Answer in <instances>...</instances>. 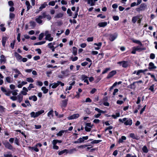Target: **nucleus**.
<instances>
[{
  "label": "nucleus",
  "instance_id": "nucleus-33",
  "mask_svg": "<svg viewBox=\"0 0 157 157\" xmlns=\"http://www.w3.org/2000/svg\"><path fill=\"white\" fill-rule=\"evenodd\" d=\"M41 90L43 91V92L44 94H46L48 91V90L45 87H42L41 88Z\"/></svg>",
  "mask_w": 157,
  "mask_h": 157
},
{
  "label": "nucleus",
  "instance_id": "nucleus-21",
  "mask_svg": "<svg viewBox=\"0 0 157 157\" xmlns=\"http://www.w3.org/2000/svg\"><path fill=\"white\" fill-rule=\"evenodd\" d=\"M139 19V17L138 16H136L133 17L132 19V21L133 23H135L136 21Z\"/></svg>",
  "mask_w": 157,
  "mask_h": 157
},
{
  "label": "nucleus",
  "instance_id": "nucleus-26",
  "mask_svg": "<svg viewBox=\"0 0 157 157\" xmlns=\"http://www.w3.org/2000/svg\"><path fill=\"white\" fill-rule=\"evenodd\" d=\"M29 98V100H32L34 101H36L37 100V98L35 95L30 96Z\"/></svg>",
  "mask_w": 157,
  "mask_h": 157
},
{
  "label": "nucleus",
  "instance_id": "nucleus-25",
  "mask_svg": "<svg viewBox=\"0 0 157 157\" xmlns=\"http://www.w3.org/2000/svg\"><path fill=\"white\" fill-rule=\"evenodd\" d=\"M88 4L90 5L91 6H94L95 5V2L94 0H87Z\"/></svg>",
  "mask_w": 157,
  "mask_h": 157
},
{
  "label": "nucleus",
  "instance_id": "nucleus-12",
  "mask_svg": "<svg viewBox=\"0 0 157 157\" xmlns=\"http://www.w3.org/2000/svg\"><path fill=\"white\" fill-rule=\"evenodd\" d=\"M14 56L18 61L21 62L22 61V57L17 53L15 52Z\"/></svg>",
  "mask_w": 157,
  "mask_h": 157
},
{
  "label": "nucleus",
  "instance_id": "nucleus-15",
  "mask_svg": "<svg viewBox=\"0 0 157 157\" xmlns=\"http://www.w3.org/2000/svg\"><path fill=\"white\" fill-rule=\"evenodd\" d=\"M42 19H43L41 15H40L36 18L35 20L38 23L41 24L42 22V21L41 20Z\"/></svg>",
  "mask_w": 157,
  "mask_h": 157
},
{
  "label": "nucleus",
  "instance_id": "nucleus-54",
  "mask_svg": "<svg viewBox=\"0 0 157 157\" xmlns=\"http://www.w3.org/2000/svg\"><path fill=\"white\" fill-rule=\"evenodd\" d=\"M34 87L33 85L32 84H30L28 87V89L29 90H30L31 89Z\"/></svg>",
  "mask_w": 157,
  "mask_h": 157
},
{
  "label": "nucleus",
  "instance_id": "nucleus-13",
  "mask_svg": "<svg viewBox=\"0 0 157 157\" xmlns=\"http://www.w3.org/2000/svg\"><path fill=\"white\" fill-rule=\"evenodd\" d=\"M42 146V144L40 143H37L36 144L34 147L33 150L36 152H37L39 151V149L37 148V147L39 146L41 147Z\"/></svg>",
  "mask_w": 157,
  "mask_h": 157
},
{
  "label": "nucleus",
  "instance_id": "nucleus-2",
  "mask_svg": "<svg viewBox=\"0 0 157 157\" xmlns=\"http://www.w3.org/2000/svg\"><path fill=\"white\" fill-rule=\"evenodd\" d=\"M44 111L43 110H41L36 112H32L31 113L30 115L31 117L34 118L37 117L39 116L40 115L44 113Z\"/></svg>",
  "mask_w": 157,
  "mask_h": 157
},
{
  "label": "nucleus",
  "instance_id": "nucleus-41",
  "mask_svg": "<svg viewBox=\"0 0 157 157\" xmlns=\"http://www.w3.org/2000/svg\"><path fill=\"white\" fill-rule=\"evenodd\" d=\"M101 141V140H95L92 141L91 143L92 144H98Z\"/></svg>",
  "mask_w": 157,
  "mask_h": 157
},
{
  "label": "nucleus",
  "instance_id": "nucleus-46",
  "mask_svg": "<svg viewBox=\"0 0 157 157\" xmlns=\"http://www.w3.org/2000/svg\"><path fill=\"white\" fill-rule=\"evenodd\" d=\"M15 15L13 13H10V19L11 20L13 19L14 18Z\"/></svg>",
  "mask_w": 157,
  "mask_h": 157
},
{
  "label": "nucleus",
  "instance_id": "nucleus-55",
  "mask_svg": "<svg viewBox=\"0 0 157 157\" xmlns=\"http://www.w3.org/2000/svg\"><path fill=\"white\" fill-rule=\"evenodd\" d=\"M55 2L54 1L50 2H49L48 5L50 6H53L55 5Z\"/></svg>",
  "mask_w": 157,
  "mask_h": 157
},
{
  "label": "nucleus",
  "instance_id": "nucleus-27",
  "mask_svg": "<svg viewBox=\"0 0 157 157\" xmlns=\"http://www.w3.org/2000/svg\"><path fill=\"white\" fill-rule=\"evenodd\" d=\"M7 40V38L6 37H3L2 38V45L3 47H5V44Z\"/></svg>",
  "mask_w": 157,
  "mask_h": 157
},
{
  "label": "nucleus",
  "instance_id": "nucleus-36",
  "mask_svg": "<svg viewBox=\"0 0 157 157\" xmlns=\"http://www.w3.org/2000/svg\"><path fill=\"white\" fill-rule=\"evenodd\" d=\"M63 16V14L61 13L57 14L55 16V18H59L62 17Z\"/></svg>",
  "mask_w": 157,
  "mask_h": 157
},
{
  "label": "nucleus",
  "instance_id": "nucleus-40",
  "mask_svg": "<svg viewBox=\"0 0 157 157\" xmlns=\"http://www.w3.org/2000/svg\"><path fill=\"white\" fill-rule=\"evenodd\" d=\"M76 151L77 150L75 148H73L70 149L69 151L68 150V153L72 154L74 152Z\"/></svg>",
  "mask_w": 157,
  "mask_h": 157
},
{
  "label": "nucleus",
  "instance_id": "nucleus-31",
  "mask_svg": "<svg viewBox=\"0 0 157 157\" xmlns=\"http://www.w3.org/2000/svg\"><path fill=\"white\" fill-rule=\"evenodd\" d=\"M120 113L119 112L116 113L115 115H112L111 116L114 119H116L117 117H119Z\"/></svg>",
  "mask_w": 157,
  "mask_h": 157
},
{
  "label": "nucleus",
  "instance_id": "nucleus-47",
  "mask_svg": "<svg viewBox=\"0 0 157 157\" xmlns=\"http://www.w3.org/2000/svg\"><path fill=\"white\" fill-rule=\"evenodd\" d=\"M135 48L136 49V51H140L143 50V49L140 48L139 46H138L137 47H135Z\"/></svg>",
  "mask_w": 157,
  "mask_h": 157
},
{
  "label": "nucleus",
  "instance_id": "nucleus-48",
  "mask_svg": "<svg viewBox=\"0 0 157 157\" xmlns=\"http://www.w3.org/2000/svg\"><path fill=\"white\" fill-rule=\"evenodd\" d=\"M146 5L144 4H141L140 6V8L141 10H144L146 7Z\"/></svg>",
  "mask_w": 157,
  "mask_h": 157
},
{
  "label": "nucleus",
  "instance_id": "nucleus-63",
  "mask_svg": "<svg viewBox=\"0 0 157 157\" xmlns=\"http://www.w3.org/2000/svg\"><path fill=\"white\" fill-rule=\"evenodd\" d=\"M113 19L115 21H118L119 19V17L118 16H114L113 17Z\"/></svg>",
  "mask_w": 157,
  "mask_h": 157
},
{
  "label": "nucleus",
  "instance_id": "nucleus-29",
  "mask_svg": "<svg viewBox=\"0 0 157 157\" xmlns=\"http://www.w3.org/2000/svg\"><path fill=\"white\" fill-rule=\"evenodd\" d=\"M55 42H51L48 44L47 46L48 48L50 49L54 47V45H55Z\"/></svg>",
  "mask_w": 157,
  "mask_h": 157
},
{
  "label": "nucleus",
  "instance_id": "nucleus-38",
  "mask_svg": "<svg viewBox=\"0 0 157 157\" xmlns=\"http://www.w3.org/2000/svg\"><path fill=\"white\" fill-rule=\"evenodd\" d=\"M128 66V64L127 62L123 61L122 62V66L123 67H126Z\"/></svg>",
  "mask_w": 157,
  "mask_h": 157
},
{
  "label": "nucleus",
  "instance_id": "nucleus-19",
  "mask_svg": "<svg viewBox=\"0 0 157 157\" xmlns=\"http://www.w3.org/2000/svg\"><path fill=\"white\" fill-rule=\"evenodd\" d=\"M147 69H145L144 70H139L137 71L136 72V75H140V74L142 73L144 74L145 72L147 71Z\"/></svg>",
  "mask_w": 157,
  "mask_h": 157
},
{
  "label": "nucleus",
  "instance_id": "nucleus-44",
  "mask_svg": "<svg viewBox=\"0 0 157 157\" xmlns=\"http://www.w3.org/2000/svg\"><path fill=\"white\" fill-rule=\"evenodd\" d=\"M44 36V33H41L39 35L38 39L39 40H41Z\"/></svg>",
  "mask_w": 157,
  "mask_h": 157
},
{
  "label": "nucleus",
  "instance_id": "nucleus-11",
  "mask_svg": "<svg viewBox=\"0 0 157 157\" xmlns=\"http://www.w3.org/2000/svg\"><path fill=\"white\" fill-rule=\"evenodd\" d=\"M79 117V115L78 113L75 114L68 117V119L69 120L76 119Z\"/></svg>",
  "mask_w": 157,
  "mask_h": 157
},
{
  "label": "nucleus",
  "instance_id": "nucleus-8",
  "mask_svg": "<svg viewBox=\"0 0 157 157\" xmlns=\"http://www.w3.org/2000/svg\"><path fill=\"white\" fill-rule=\"evenodd\" d=\"M157 67L155 66L154 64L152 62H150L149 63L148 68L150 70H152L156 69Z\"/></svg>",
  "mask_w": 157,
  "mask_h": 157
},
{
  "label": "nucleus",
  "instance_id": "nucleus-45",
  "mask_svg": "<svg viewBox=\"0 0 157 157\" xmlns=\"http://www.w3.org/2000/svg\"><path fill=\"white\" fill-rule=\"evenodd\" d=\"M45 42H46L45 41H41L40 42L36 43L34 44V45H41L43 44H44V43H45Z\"/></svg>",
  "mask_w": 157,
  "mask_h": 157
},
{
  "label": "nucleus",
  "instance_id": "nucleus-1",
  "mask_svg": "<svg viewBox=\"0 0 157 157\" xmlns=\"http://www.w3.org/2000/svg\"><path fill=\"white\" fill-rule=\"evenodd\" d=\"M119 121L121 122L124 123V124L126 125H131L132 123V120L130 119H128L126 118H124L122 119H119Z\"/></svg>",
  "mask_w": 157,
  "mask_h": 157
},
{
  "label": "nucleus",
  "instance_id": "nucleus-28",
  "mask_svg": "<svg viewBox=\"0 0 157 157\" xmlns=\"http://www.w3.org/2000/svg\"><path fill=\"white\" fill-rule=\"evenodd\" d=\"M68 153V150L67 149H64L63 150L60 151L59 152L58 154L59 155H61L64 153Z\"/></svg>",
  "mask_w": 157,
  "mask_h": 157
},
{
  "label": "nucleus",
  "instance_id": "nucleus-17",
  "mask_svg": "<svg viewBox=\"0 0 157 157\" xmlns=\"http://www.w3.org/2000/svg\"><path fill=\"white\" fill-rule=\"evenodd\" d=\"M107 25V22L105 21L99 23L98 25L100 27H104L106 26Z\"/></svg>",
  "mask_w": 157,
  "mask_h": 157
},
{
  "label": "nucleus",
  "instance_id": "nucleus-51",
  "mask_svg": "<svg viewBox=\"0 0 157 157\" xmlns=\"http://www.w3.org/2000/svg\"><path fill=\"white\" fill-rule=\"evenodd\" d=\"M155 58V55L154 53H151L150 55V58L151 59H154Z\"/></svg>",
  "mask_w": 157,
  "mask_h": 157
},
{
  "label": "nucleus",
  "instance_id": "nucleus-52",
  "mask_svg": "<svg viewBox=\"0 0 157 157\" xmlns=\"http://www.w3.org/2000/svg\"><path fill=\"white\" fill-rule=\"evenodd\" d=\"M109 70H110L109 68H106L102 71V74H104L107 73Z\"/></svg>",
  "mask_w": 157,
  "mask_h": 157
},
{
  "label": "nucleus",
  "instance_id": "nucleus-61",
  "mask_svg": "<svg viewBox=\"0 0 157 157\" xmlns=\"http://www.w3.org/2000/svg\"><path fill=\"white\" fill-rule=\"evenodd\" d=\"M30 25L31 26L34 27L36 25V22L34 21H31L30 22Z\"/></svg>",
  "mask_w": 157,
  "mask_h": 157
},
{
  "label": "nucleus",
  "instance_id": "nucleus-23",
  "mask_svg": "<svg viewBox=\"0 0 157 157\" xmlns=\"http://www.w3.org/2000/svg\"><path fill=\"white\" fill-rule=\"evenodd\" d=\"M126 138L124 136H122L121 138H120L118 140L119 143H121L123 142L124 140H126Z\"/></svg>",
  "mask_w": 157,
  "mask_h": 157
},
{
  "label": "nucleus",
  "instance_id": "nucleus-16",
  "mask_svg": "<svg viewBox=\"0 0 157 157\" xmlns=\"http://www.w3.org/2000/svg\"><path fill=\"white\" fill-rule=\"evenodd\" d=\"M75 83V81H73L72 82H70L69 83V84L70 85V86L69 87L67 86L66 87L65 90L67 91V90H70L72 88V86H73L74 85Z\"/></svg>",
  "mask_w": 157,
  "mask_h": 157
},
{
  "label": "nucleus",
  "instance_id": "nucleus-49",
  "mask_svg": "<svg viewBox=\"0 0 157 157\" xmlns=\"http://www.w3.org/2000/svg\"><path fill=\"white\" fill-rule=\"evenodd\" d=\"M67 13L69 14L70 16H71L72 15V13L70 9H68L67 11Z\"/></svg>",
  "mask_w": 157,
  "mask_h": 157
},
{
  "label": "nucleus",
  "instance_id": "nucleus-64",
  "mask_svg": "<svg viewBox=\"0 0 157 157\" xmlns=\"http://www.w3.org/2000/svg\"><path fill=\"white\" fill-rule=\"evenodd\" d=\"M125 157H137L136 155H132L131 154H127Z\"/></svg>",
  "mask_w": 157,
  "mask_h": 157
},
{
  "label": "nucleus",
  "instance_id": "nucleus-14",
  "mask_svg": "<svg viewBox=\"0 0 157 157\" xmlns=\"http://www.w3.org/2000/svg\"><path fill=\"white\" fill-rule=\"evenodd\" d=\"M47 5V3L46 2H44L43 4H41L40 7L39 8V11L38 12H36V13H39L40 11H41L42 10L45 8L46 6Z\"/></svg>",
  "mask_w": 157,
  "mask_h": 157
},
{
  "label": "nucleus",
  "instance_id": "nucleus-42",
  "mask_svg": "<svg viewBox=\"0 0 157 157\" xmlns=\"http://www.w3.org/2000/svg\"><path fill=\"white\" fill-rule=\"evenodd\" d=\"M65 131H60L58 133L56 134L58 136H61L63 135V134L65 132Z\"/></svg>",
  "mask_w": 157,
  "mask_h": 157
},
{
  "label": "nucleus",
  "instance_id": "nucleus-57",
  "mask_svg": "<svg viewBox=\"0 0 157 157\" xmlns=\"http://www.w3.org/2000/svg\"><path fill=\"white\" fill-rule=\"evenodd\" d=\"M11 93V91H6V92L5 93V94L7 96H10V94Z\"/></svg>",
  "mask_w": 157,
  "mask_h": 157
},
{
  "label": "nucleus",
  "instance_id": "nucleus-24",
  "mask_svg": "<svg viewBox=\"0 0 157 157\" xmlns=\"http://www.w3.org/2000/svg\"><path fill=\"white\" fill-rule=\"evenodd\" d=\"M25 4L27 6V10H29L30 8H32V6L30 5V3L28 1H26Z\"/></svg>",
  "mask_w": 157,
  "mask_h": 157
},
{
  "label": "nucleus",
  "instance_id": "nucleus-35",
  "mask_svg": "<svg viewBox=\"0 0 157 157\" xmlns=\"http://www.w3.org/2000/svg\"><path fill=\"white\" fill-rule=\"evenodd\" d=\"M79 10V7H77L76 8V12L75 13V15H74V17H73V18H77V16L78 15V11Z\"/></svg>",
  "mask_w": 157,
  "mask_h": 157
},
{
  "label": "nucleus",
  "instance_id": "nucleus-50",
  "mask_svg": "<svg viewBox=\"0 0 157 157\" xmlns=\"http://www.w3.org/2000/svg\"><path fill=\"white\" fill-rule=\"evenodd\" d=\"M15 41H16L15 40H13V41H12L11 43L10 46H11V48L12 49H13L14 48V44H15Z\"/></svg>",
  "mask_w": 157,
  "mask_h": 157
},
{
  "label": "nucleus",
  "instance_id": "nucleus-58",
  "mask_svg": "<svg viewBox=\"0 0 157 157\" xmlns=\"http://www.w3.org/2000/svg\"><path fill=\"white\" fill-rule=\"evenodd\" d=\"M93 40V37H88L87 39V40L88 42L92 41Z\"/></svg>",
  "mask_w": 157,
  "mask_h": 157
},
{
  "label": "nucleus",
  "instance_id": "nucleus-7",
  "mask_svg": "<svg viewBox=\"0 0 157 157\" xmlns=\"http://www.w3.org/2000/svg\"><path fill=\"white\" fill-rule=\"evenodd\" d=\"M68 101V99H66L64 100H63L61 101L60 103V106L61 107L65 108L66 107L67 102Z\"/></svg>",
  "mask_w": 157,
  "mask_h": 157
},
{
  "label": "nucleus",
  "instance_id": "nucleus-3",
  "mask_svg": "<svg viewBox=\"0 0 157 157\" xmlns=\"http://www.w3.org/2000/svg\"><path fill=\"white\" fill-rule=\"evenodd\" d=\"M45 39L49 41H52L53 40V37L51 36V35L48 31H46L45 32Z\"/></svg>",
  "mask_w": 157,
  "mask_h": 157
},
{
  "label": "nucleus",
  "instance_id": "nucleus-62",
  "mask_svg": "<svg viewBox=\"0 0 157 157\" xmlns=\"http://www.w3.org/2000/svg\"><path fill=\"white\" fill-rule=\"evenodd\" d=\"M100 121V120L98 119H95L94 121L93 122L95 124L98 123Z\"/></svg>",
  "mask_w": 157,
  "mask_h": 157
},
{
  "label": "nucleus",
  "instance_id": "nucleus-56",
  "mask_svg": "<svg viewBox=\"0 0 157 157\" xmlns=\"http://www.w3.org/2000/svg\"><path fill=\"white\" fill-rule=\"evenodd\" d=\"M124 103L123 101L118 100L117 101V103L119 105H122Z\"/></svg>",
  "mask_w": 157,
  "mask_h": 157
},
{
  "label": "nucleus",
  "instance_id": "nucleus-30",
  "mask_svg": "<svg viewBox=\"0 0 157 157\" xmlns=\"http://www.w3.org/2000/svg\"><path fill=\"white\" fill-rule=\"evenodd\" d=\"M77 49L76 47H73L72 48V53L74 55H76L77 54Z\"/></svg>",
  "mask_w": 157,
  "mask_h": 157
},
{
  "label": "nucleus",
  "instance_id": "nucleus-18",
  "mask_svg": "<svg viewBox=\"0 0 157 157\" xmlns=\"http://www.w3.org/2000/svg\"><path fill=\"white\" fill-rule=\"evenodd\" d=\"M0 62L1 63H5L6 62V59L5 56L2 55L0 56Z\"/></svg>",
  "mask_w": 157,
  "mask_h": 157
},
{
  "label": "nucleus",
  "instance_id": "nucleus-10",
  "mask_svg": "<svg viewBox=\"0 0 157 157\" xmlns=\"http://www.w3.org/2000/svg\"><path fill=\"white\" fill-rule=\"evenodd\" d=\"M23 96L21 94H19L16 96V100L19 103H21L23 100Z\"/></svg>",
  "mask_w": 157,
  "mask_h": 157
},
{
  "label": "nucleus",
  "instance_id": "nucleus-60",
  "mask_svg": "<svg viewBox=\"0 0 157 157\" xmlns=\"http://www.w3.org/2000/svg\"><path fill=\"white\" fill-rule=\"evenodd\" d=\"M4 157H12V156L11 154H4Z\"/></svg>",
  "mask_w": 157,
  "mask_h": 157
},
{
  "label": "nucleus",
  "instance_id": "nucleus-39",
  "mask_svg": "<svg viewBox=\"0 0 157 157\" xmlns=\"http://www.w3.org/2000/svg\"><path fill=\"white\" fill-rule=\"evenodd\" d=\"M129 136L130 137L133 139H137V136H136L134 133H131L129 134Z\"/></svg>",
  "mask_w": 157,
  "mask_h": 157
},
{
  "label": "nucleus",
  "instance_id": "nucleus-43",
  "mask_svg": "<svg viewBox=\"0 0 157 157\" xmlns=\"http://www.w3.org/2000/svg\"><path fill=\"white\" fill-rule=\"evenodd\" d=\"M25 103L26 105L28 107H30L31 106V105L30 104L29 101L28 100H26L25 101Z\"/></svg>",
  "mask_w": 157,
  "mask_h": 157
},
{
  "label": "nucleus",
  "instance_id": "nucleus-4",
  "mask_svg": "<svg viewBox=\"0 0 157 157\" xmlns=\"http://www.w3.org/2000/svg\"><path fill=\"white\" fill-rule=\"evenodd\" d=\"M92 126L93 125H91L90 123H86L85 127V129L87 132H90Z\"/></svg>",
  "mask_w": 157,
  "mask_h": 157
},
{
  "label": "nucleus",
  "instance_id": "nucleus-53",
  "mask_svg": "<svg viewBox=\"0 0 157 157\" xmlns=\"http://www.w3.org/2000/svg\"><path fill=\"white\" fill-rule=\"evenodd\" d=\"M4 25L3 24H1L0 25V27H1V30L3 32H4L6 30L5 28L3 27Z\"/></svg>",
  "mask_w": 157,
  "mask_h": 157
},
{
  "label": "nucleus",
  "instance_id": "nucleus-5",
  "mask_svg": "<svg viewBox=\"0 0 157 157\" xmlns=\"http://www.w3.org/2000/svg\"><path fill=\"white\" fill-rule=\"evenodd\" d=\"M117 34L116 33L113 34H110L109 35V40L110 41H113L117 38Z\"/></svg>",
  "mask_w": 157,
  "mask_h": 157
},
{
  "label": "nucleus",
  "instance_id": "nucleus-20",
  "mask_svg": "<svg viewBox=\"0 0 157 157\" xmlns=\"http://www.w3.org/2000/svg\"><path fill=\"white\" fill-rule=\"evenodd\" d=\"M53 112L54 111L53 110H51L48 113L47 116L48 117H49L50 119H51L53 117Z\"/></svg>",
  "mask_w": 157,
  "mask_h": 157
},
{
  "label": "nucleus",
  "instance_id": "nucleus-34",
  "mask_svg": "<svg viewBox=\"0 0 157 157\" xmlns=\"http://www.w3.org/2000/svg\"><path fill=\"white\" fill-rule=\"evenodd\" d=\"M58 84L59 83H58L57 82V83H54L51 84L50 85H50L52 86V88H55L59 86Z\"/></svg>",
  "mask_w": 157,
  "mask_h": 157
},
{
  "label": "nucleus",
  "instance_id": "nucleus-22",
  "mask_svg": "<svg viewBox=\"0 0 157 157\" xmlns=\"http://www.w3.org/2000/svg\"><path fill=\"white\" fill-rule=\"evenodd\" d=\"M116 73V71H113L109 73L108 75V78H111Z\"/></svg>",
  "mask_w": 157,
  "mask_h": 157
},
{
  "label": "nucleus",
  "instance_id": "nucleus-6",
  "mask_svg": "<svg viewBox=\"0 0 157 157\" xmlns=\"http://www.w3.org/2000/svg\"><path fill=\"white\" fill-rule=\"evenodd\" d=\"M14 71L15 73L14 75V77L15 78H20L21 76V74L20 72L17 69H14Z\"/></svg>",
  "mask_w": 157,
  "mask_h": 157
},
{
  "label": "nucleus",
  "instance_id": "nucleus-32",
  "mask_svg": "<svg viewBox=\"0 0 157 157\" xmlns=\"http://www.w3.org/2000/svg\"><path fill=\"white\" fill-rule=\"evenodd\" d=\"M132 41L134 43H136L138 44H139L141 46L142 45V43L141 42L140 40H135L134 39H132Z\"/></svg>",
  "mask_w": 157,
  "mask_h": 157
},
{
  "label": "nucleus",
  "instance_id": "nucleus-37",
  "mask_svg": "<svg viewBox=\"0 0 157 157\" xmlns=\"http://www.w3.org/2000/svg\"><path fill=\"white\" fill-rule=\"evenodd\" d=\"M142 150L143 152L145 153L148 152V150L147 148V147L146 146H144L142 148Z\"/></svg>",
  "mask_w": 157,
  "mask_h": 157
},
{
  "label": "nucleus",
  "instance_id": "nucleus-9",
  "mask_svg": "<svg viewBox=\"0 0 157 157\" xmlns=\"http://www.w3.org/2000/svg\"><path fill=\"white\" fill-rule=\"evenodd\" d=\"M3 144L7 148L11 150L13 149L12 146L8 142L6 141L3 142Z\"/></svg>",
  "mask_w": 157,
  "mask_h": 157
},
{
  "label": "nucleus",
  "instance_id": "nucleus-59",
  "mask_svg": "<svg viewBox=\"0 0 157 157\" xmlns=\"http://www.w3.org/2000/svg\"><path fill=\"white\" fill-rule=\"evenodd\" d=\"M94 44L101 48L102 45V43L101 42H99L98 43H94Z\"/></svg>",
  "mask_w": 157,
  "mask_h": 157
}]
</instances>
